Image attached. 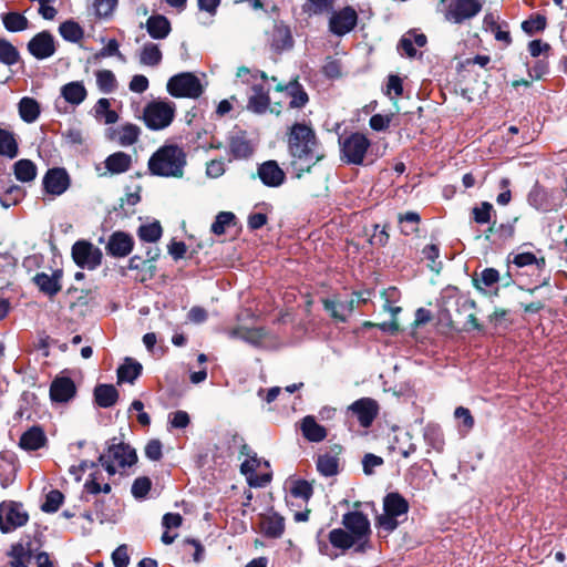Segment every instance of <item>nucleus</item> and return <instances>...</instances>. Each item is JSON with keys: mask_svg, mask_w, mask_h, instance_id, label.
Instances as JSON below:
<instances>
[{"mask_svg": "<svg viewBox=\"0 0 567 567\" xmlns=\"http://www.w3.org/2000/svg\"><path fill=\"white\" fill-rule=\"evenodd\" d=\"M288 148L291 167L298 178L309 173L324 157L315 131L303 123L291 126L288 134Z\"/></svg>", "mask_w": 567, "mask_h": 567, "instance_id": "f257e3e1", "label": "nucleus"}, {"mask_svg": "<svg viewBox=\"0 0 567 567\" xmlns=\"http://www.w3.org/2000/svg\"><path fill=\"white\" fill-rule=\"evenodd\" d=\"M147 166L154 176L182 178L186 166V154L177 145H163L150 157Z\"/></svg>", "mask_w": 567, "mask_h": 567, "instance_id": "f03ea898", "label": "nucleus"}, {"mask_svg": "<svg viewBox=\"0 0 567 567\" xmlns=\"http://www.w3.org/2000/svg\"><path fill=\"white\" fill-rule=\"evenodd\" d=\"M409 503L399 493H390L383 499V514L378 516L377 526L392 533L408 517Z\"/></svg>", "mask_w": 567, "mask_h": 567, "instance_id": "7ed1b4c3", "label": "nucleus"}, {"mask_svg": "<svg viewBox=\"0 0 567 567\" xmlns=\"http://www.w3.org/2000/svg\"><path fill=\"white\" fill-rule=\"evenodd\" d=\"M323 529H320L316 536L318 550L322 556L330 559H337L352 547H357V543L347 529L333 528L328 534V542L322 537Z\"/></svg>", "mask_w": 567, "mask_h": 567, "instance_id": "20e7f679", "label": "nucleus"}, {"mask_svg": "<svg viewBox=\"0 0 567 567\" xmlns=\"http://www.w3.org/2000/svg\"><path fill=\"white\" fill-rule=\"evenodd\" d=\"M137 461L134 449L124 443H112L107 450L99 456V463L107 472L109 476L115 475L120 470L130 467Z\"/></svg>", "mask_w": 567, "mask_h": 567, "instance_id": "39448f33", "label": "nucleus"}, {"mask_svg": "<svg viewBox=\"0 0 567 567\" xmlns=\"http://www.w3.org/2000/svg\"><path fill=\"white\" fill-rule=\"evenodd\" d=\"M176 113V105L167 100H154L146 104L143 112L145 125L153 131L168 127Z\"/></svg>", "mask_w": 567, "mask_h": 567, "instance_id": "423d86ee", "label": "nucleus"}, {"mask_svg": "<svg viewBox=\"0 0 567 567\" xmlns=\"http://www.w3.org/2000/svg\"><path fill=\"white\" fill-rule=\"evenodd\" d=\"M342 525L357 543L355 551L364 553L370 547L371 525L362 512H348L342 516Z\"/></svg>", "mask_w": 567, "mask_h": 567, "instance_id": "0eeeda50", "label": "nucleus"}, {"mask_svg": "<svg viewBox=\"0 0 567 567\" xmlns=\"http://www.w3.org/2000/svg\"><path fill=\"white\" fill-rule=\"evenodd\" d=\"M204 85L192 72H182L171 76L166 84L169 95L176 99H198L204 93Z\"/></svg>", "mask_w": 567, "mask_h": 567, "instance_id": "6e6552de", "label": "nucleus"}, {"mask_svg": "<svg viewBox=\"0 0 567 567\" xmlns=\"http://www.w3.org/2000/svg\"><path fill=\"white\" fill-rule=\"evenodd\" d=\"M341 159L347 164H363L365 154L371 145L370 140L362 133H352L339 138Z\"/></svg>", "mask_w": 567, "mask_h": 567, "instance_id": "1a4fd4ad", "label": "nucleus"}, {"mask_svg": "<svg viewBox=\"0 0 567 567\" xmlns=\"http://www.w3.org/2000/svg\"><path fill=\"white\" fill-rule=\"evenodd\" d=\"M72 258L76 266L93 270L101 265L102 251L86 240H78L72 246Z\"/></svg>", "mask_w": 567, "mask_h": 567, "instance_id": "9d476101", "label": "nucleus"}, {"mask_svg": "<svg viewBox=\"0 0 567 567\" xmlns=\"http://www.w3.org/2000/svg\"><path fill=\"white\" fill-rule=\"evenodd\" d=\"M28 514L22 505L14 502L0 504V529L9 533L28 522Z\"/></svg>", "mask_w": 567, "mask_h": 567, "instance_id": "9b49d317", "label": "nucleus"}, {"mask_svg": "<svg viewBox=\"0 0 567 567\" xmlns=\"http://www.w3.org/2000/svg\"><path fill=\"white\" fill-rule=\"evenodd\" d=\"M482 10V4L477 0H453L449 4L444 17L452 23H463L477 16Z\"/></svg>", "mask_w": 567, "mask_h": 567, "instance_id": "f8f14e48", "label": "nucleus"}, {"mask_svg": "<svg viewBox=\"0 0 567 567\" xmlns=\"http://www.w3.org/2000/svg\"><path fill=\"white\" fill-rule=\"evenodd\" d=\"M379 409V404L374 399L361 398L351 403L348 411L357 417L362 427L368 429L378 416Z\"/></svg>", "mask_w": 567, "mask_h": 567, "instance_id": "ddd939ff", "label": "nucleus"}, {"mask_svg": "<svg viewBox=\"0 0 567 567\" xmlns=\"http://www.w3.org/2000/svg\"><path fill=\"white\" fill-rule=\"evenodd\" d=\"M28 51L37 60L51 58L56 51L54 37L49 31L37 33L29 41Z\"/></svg>", "mask_w": 567, "mask_h": 567, "instance_id": "4468645a", "label": "nucleus"}, {"mask_svg": "<svg viewBox=\"0 0 567 567\" xmlns=\"http://www.w3.org/2000/svg\"><path fill=\"white\" fill-rule=\"evenodd\" d=\"M257 176L260 182L270 188H277L285 184L286 173L277 161L269 159L258 165Z\"/></svg>", "mask_w": 567, "mask_h": 567, "instance_id": "2eb2a0df", "label": "nucleus"}, {"mask_svg": "<svg viewBox=\"0 0 567 567\" xmlns=\"http://www.w3.org/2000/svg\"><path fill=\"white\" fill-rule=\"evenodd\" d=\"M358 14L351 7H346L340 11L333 12L329 20V29L333 34L344 35L357 24Z\"/></svg>", "mask_w": 567, "mask_h": 567, "instance_id": "dca6fc26", "label": "nucleus"}, {"mask_svg": "<svg viewBox=\"0 0 567 567\" xmlns=\"http://www.w3.org/2000/svg\"><path fill=\"white\" fill-rule=\"evenodd\" d=\"M42 184L48 194L60 196L69 188L70 177L64 168H51L45 173Z\"/></svg>", "mask_w": 567, "mask_h": 567, "instance_id": "f3484780", "label": "nucleus"}, {"mask_svg": "<svg viewBox=\"0 0 567 567\" xmlns=\"http://www.w3.org/2000/svg\"><path fill=\"white\" fill-rule=\"evenodd\" d=\"M75 384L69 377H56L50 386V398L53 402H68L75 395Z\"/></svg>", "mask_w": 567, "mask_h": 567, "instance_id": "a211bd4d", "label": "nucleus"}, {"mask_svg": "<svg viewBox=\"0 0 567 567\" xmlns=\"http://www.w3.org/2000/svg\"><path fill=\"white\" fill-rule=\"evenodd\" d=\"M133 246L132 236L124 231H115L107 241L106 251L113 257L122 258L132 251Z\"/></svg>", "mask_w": 567, "mask_h": 567, "instance_id": "6ab92c4d", "label": "nucleus"}, {"mask_svg": "<svg viewBox=\"0 0 567 567\" xmlns=\"http://www.w3.org/2000/svg\"><path fill=\"white\" fill-rule=\"evenodd\" d=\"M140 134V127L132 123H126L122 126L109 130V137L121 146H131L135 144Z\"/></svg>", "mask_w": 567, "mask_h": 567, "instance_id": "aec40b11", "label": "nucleus"}, {"mask_svg": "<svg viewBox=\"0 0 567 567\" xmlns=\"http://www.w3.org/2000/svg\"><path fill=\"white\" fill-rule=\"evenodd\" d=\"M145 29L152 39L164 40L169 35L172 25L165 16L153 14L146 20Z\"/></svg>", "mask_w": 567, "mask_h": 567, "instance_id": "412c9836", "label": "nucleus"}, {"mask_svg": "<svg viewBox=\"0 0 567 567\" xmlns=\"http://www.w3.org/2000/svg\"><path fill=\"white\" fill-rule=\"evenodd\" d=\"M60 94L65 102L79 106L87 96V90L82 81H72L61 86Z\"/></svg>", "mask_w": 567, "mask_h": 567, "instance_id": "4be33fe9", "label": "nucleus"}, {"mask_svg": "<svg viewBox=\"0 0 567 567\" xmlns=\"http://www.w3.org/2000/svg\"><path fill=\"white\" fill-rule=\"evenodd\" d=\"M276 90L278 92H286L291 97L289 102L290 107H302L309 101L307 92L297 80L290 81L288 84L278 83Z\"/></svg>", "mask_w": 567, "mask_h": 567, "instance_id": "5701e85b", "label": "nucleus"}, {"mask_svg": "<svg viewBox=\"0 0 567 567\" xmlns=\"http://www.w3.org/2000/svg\"><path fill=\"white\" fill-rule=\"evenodd\" d=\"M270 105L269 92L262 85L255 84L248 99L247 109L256 114L265 113Z\"/></svg>", "mask_w": 567, "mask_h": 567, "instance_id": "b1692460", "label": "nucleus"}, {"mask_svg": "<svg viewBox=\"0 0 567 567\" xmlns=\"http://www.w3.org/2000/svg\"><path fill=\"white\" fill-rule=\"evenodd\" d=\"M355 299L352 297L347 300H331L324 299L323 307L331 316L344 322L354 309Z\"/></svg>", "mask_w": 567, "mask_h": 567, "instance_id": "393cba45", "label": "nucleus"}, {"mask_svg": "<svg viewBox=\"0 0 567 567\" xmlns=\"http://www.w3.org/2000/svg\"><path fill=\"white\" fill-rule=\"evenodd\" d=\"M61 278L62 270H55L52 275L45 272L37 274L33 280L42 292L49 296H55L61 290Z\"/></svg>", "mask_w": 567, "mask_h": 567, "instance_id": "a878e982", "label": "nucleus"}, {"mask_svg": "<svg viewBox=\"0 0 567 567\" xmlns=\"http://www.w3.org/2000/svg\"><path fill=\"white\" fill-rule=\"evenodd\" d=\"M47 443V436L40 426H32L25 431L21 437L19 445L25 451H37Z\"/></svg>", "mask_w": 567, "mask_h": 567, "instance_id": "bb28decb", "label": "nucleus"}, {"mask_svg": "<svg viewBox=\"0 0 567 567\" xmlns=\"http://www.w3.org/2000/svg\"><path fill=\"white\" fill-rule=\"evenodd\" d=\"M104 165L111 175L123 174L131 168L132 157L124 152H115L105 158Z\"/></svg>", "mask_w": 567, "mask_h": 567, "instance_id": "cd10ccee", "label": "nucleus"}, {"mask_svg": "<svg viewBox=\"0 0 567 567\" xmlns=\"http://www.w3.org/2000/svg\"><path fill=\"white\" fill-rule=\"evenodd\" d=\"M300 429L309 442H321L327 437V430L318 424L312 415H307L301 420Z\"/></svg>", "mask_w": 567, "mask_h": 567, "instance_id": "c85d7f7f", "label": "nucleus"}, {"mask_svg": "<svg viewBox=\"0 0 567 567\" xmlns=\"http://www.w3.org/2000/svg\"><path fill=\"white\" fill-rule=\"evenodd\" d=\"M261 530L267 537H280L285 530L284 517L277 513L265 515L261 519Z\"/></svg>", "mask_w": 567, "mask_h": 567, "instance_id": "c756f323", "label": "nucleus"}, {"mask_svg": "<svg viewBox=\"0 0 567 567\" xmlns=\"http://www.w3.org/2000/svg\"><path fill=\"white\" fill-rule=\"evenodd\" d=\"M142 364L132 358H125L123 364L117 369L118 383L127 382L133 384L142 373Z\"/></svg>", "mask_w": 567, "mask_h": 567, "instance_id": "7c9ffc66", "label": "nucleus"}, {"mask_svg": "<svg viewBox=\"0 0 567 567\" xmlns=\"http://www.w3.org/2000/svg\"><path fill=\"white\" fill-rule=\"evenodd\" d=\"M163 59L159 45L153 42H146L138 54V60L142 65L145 66H157Z\"/></svg>", "mask_w": 567, "mask_h": 567, "instance_id": "2f4dec72", "label": "nucleus"}, {"mask_svg": "<svg viewBox=\"0 0 567 567\" xmlns=\"http://www.w3.org/2000/svg\"><path fill=\"white\" fill-rule=\"evenodd\" d=\"M21 120L25 123H33L40 116V105L33 97L24 96L18 104Z\"/></svg>", "mask_w": 567, "mask_h": 567, "instance_id": "473e14b6", "label": "nucleus"}, {"mask_svg": "<svg viewBox=\"0 0 567 567\" xmlns=\"http://www.w3.org/2000/svg\"><path fill=\"white\" fill-rule=\"evenodd\" d=\"M9 556L11 557V567H28V563L32 556L31 545L18 543L12 545Z\"/></svg>", "mask_w": 567, "mask_h": 567, "instance_id": "72a5a7b5", "label": "nucleus"}, {"mask_svg": "<svg viewBox=\"0 0 567 567\" xmlns=\"http://www.w3.org/2000/svg\"><path fill=\"white\" fill-rule=\"evenodd\" d=\"M95 402L101 408H111L115 404L118 392L114 385L100 384L94 390Z\"/></svg>", "mask_w": 567, "mask_h": 567, "instance_id": "f704fd0d", "label": "nucleus"}, {"mask_svg": "<svg viewBox=\"0 0 567 567\" xmlns=\"http://www.w3.org/2000/svg\"><path fill=\"white\" fill-rule=\"evenodd\" d=\"M509 262L517 268L535 265L538 270H543L546 266L545 258H537L533 252H512Z\"/></svg>", "mask_w": 567, "mask_h": 567, "instance_id": "c9c22d12", "label": "nucleus"}, {"mask_svg": "<svg viewBox=\"0 0 567 567\" xmlns=\"http://www.w3.org/2000/svg\"><path fill=\"white\" fill-rule=\"evenodd\" d=\"M266 332L262 328L252 329H233L229 332V337L234 339H240L254 346H259L265 338Z\"/></svg>", "mask_w": 567, "mask_h": 567, "instance_id": "e433bc0d", "label": "nucleus"}, {"mask_svg": "<svg viewBox=\"0 0 567 567\" xmlns=\"http://www.w3.org/2000/svg\"><path fill=\"white\" fill-rule=\"evenodd\" d=\"M457 311L467 312L465 328L481 330V324L473 312L475 309V301L470 298H458L456 301Z\"/></svg>", "mask_w": 567, "mask_h": 567, "instance_id": "4c0bfd02", "label": "nucleus"}, {"mask_svg": "<svg viewBox=\"0 0 567 567\" xmlns=\"http://www.w3.org/2000/svg\"><path fill=\"white\" fill-rule=\"evenodd\" d=\"M13 168L16 178L22 183L31 182L37 176V166L30 159L16 162Z\"/></svg>", "mask_w": 567, "mask_h": 567, "instance_id": "58836bf2", "label": "nucleus"}, {"mask_svg": "<svg viewBox=\"0 0 567 567\" xmlns=\"http://www.w3.org/2000/svg\"><path fill=\"white\" fill-rule=\"evenodd\" d=\"M96 86L103 94H110L117 87V81L111 70H99L95 72Z\"/></svg>", "mask_w": 567, "mask_h": 567, "instance_id": "ea45409f", "label": "nucleus"}, {"mask_svg": "<svg viewBox=\"0 0 567 567\" xmlns=\"http://www.w3.org/2000/svg\"><path fill=\"white\" fill-rule=\"evenodd\" d=\"M2 23L9 32H20L29 27L28 19L19 12H8L2 14Z\"/></svg>", "mask_w": 567, "mask_h": 567, "instance_id": "a19ab883", "label": "nucleus"}, {"mask_svg": "<svg viewBox=\"0 0 567 567\" xmlns=\"http://www.w3.org/2000/svg\"><path fill=\"white\" fill-rule=\"evenodd\" d=\"M84 491L93 495H96L99 493L107 494L111 492V485L107 482H104L101 472L95 471L90 475V478L85 482Z\"/></svg>", "mask_w": 567, "mask_h": 567, "instance_id": "79ce46f5", "label": "nucleus"}, {"mask_svg": "<svg viewBox=\"0 0 567 567\" xmlns=\"http://www.w3.org/2000/svg\"><path fill=\"white\" fill-rule=\"evenodd\" d=\"M0 155L13 158L18 155V143L13 134L0 128Z\"/></svg>", "mask_w": 567, "mask_h": 567, "instance_id": "37998d69", "label": "nucleus"}, {"mask_svg": "<svg viewBox=\"0 0 567 567\" xmlns=\"http://www.w3.org/2000/svg\"><path fill=\"white\" fill-rule=\"evenodd\" d=\"M111 103L107 99L102 97L97 100L94 105V115L96 118H103L105 124H113L117 122L118 114L110 109Z\"/></svg>", "mask_w": 567, "mask_h": 567, "instance_id": "c03bdc74", "label": "nucleus"}, {"mask_svg": "<svg viewBox=\"0 0 567 567\" xmlns=\"http://www.w3.org/2000/svg\"><path fill=\"white\" fill-rule=\"evenodd\" d=\"M59 32L61 37L69 42H79L83 38V29L79 23L69 20L60 24Z\"/></svg>", "mask_w": 567, "mask_h": 567, "instance_id": "a18cd8bd", "label": "nucleus"}, {"mask_svg": "<svg viewBox=\"0 0 567 567\" xmlns=\"http://www.w3.org/2000/svg\"><path fill=\"white\" fill-rule=\"evenodd\" d=\"M333 4L334 0H306L302 10L309 16H319L330 12Z\"/></svg>", "mask_w": 567, "mask_h": 567, "instance_id": "49530a36", "label": "nucleus"}, {"mask_svg": "<svg viewBox=\"0 0 567 567\" xmlns=\"http://www.w3.org/2000/svg\"><path fill=\"white\" fill-rule=\"evenodd\" d=\"M229 150L235 158H247L252 154V146L244 137H233L229 143Z\"/></svg>", "mask_w": 567, "mask_h": 567, "instance_id": "de8ad7c7", "label": "nucleus"}, {"mask_svg": "<svg viewBox=\"0 0 567 567\" xmlns=\"http://www.w3.org/2000/svg\"><path fill=\"white\" fill-rule=\"evenodd\" d=\"M339 460L330 454L318 457L317 468L323 476H333L338 473Z\"/></svg>", "mask_w": 567, "mask_h": 567, "instance_id": "09e8293b", "label": "nucleus"}, {"mask_svg": "<svg viewBox=\"0 0 567 567\" xmlns=\"http://www.w3.org/2000/svg\"><path fill=\"white\" fill-rule=\"evenodd\" d=\"M141 240L146 243H155L162 237V227L158 221L142 225L137 230Z\"/></svg>", "mask_w": 567, "mask_h": 567, "instance_id": "8fccbe9b", "label": "nucleus"}, {"mask_svg": "<svg viewBox=\"0 0 567 567\" xmlns=\"http://www.w3.org/2000/svg\"><path fill=\"white\" fill-rule=\"evenodd\" d=\"M421 217L415 212H408L399 216L401 230L404 235H412L417 231Z\"/></svg>", "mask_w": 567, "mask_h": 567, "instance_id": "3c124183", "label": "nucleus"}, {"mask_svg": "<svg viewBox=\"0 0 567 567\" xmlns=\"http://www.w3.org/2000/svg\"><path fill=\"white\" fill-rule=\"evenodd\" d=\"M18 60V50L9 41L0 39V61L7 65H13Z\"/></svg>", "mask_w": 567, "mask_h": 567, "instance_id": "603ef678", "label": "nucleus"}, {"mask_svg": "<svg viewBox=\"0 0 567 567\" xmlns=\"http://www.w3.org/2000/svg\"><path fill=\"white\" fill-rule=\"evenodd\" d=\"M109 56H116L121 61H125V56L121 53L118 42L115 39L109 40L106 45L93 55V60L100 61Z\"/></svg>", "mask_w": 567, "mask_h": 567, "instance_id": "864d4df0", "label": "nucleus"}, {"mask_svg": "<svg viewBox=\"0 0 567 567\" xmlns=\"http://www.w3.org/2000/svg\"><path fill=\"white\" fill-rule=\"evenodd\" d=\"M291 495L303 501H309L313 494L312 484L305 480H297L292 483Z\"/></svg>", "mask_w": 567, "mask_h": 567, "instance_id": "5fc2aeb1", "label": "nucleus"}, {"mask_svg": "<svg viewBox=\"0 0 567 567\" xmlns=\"http://www.w3.org/2000/svg\"><path fill=\"white\" fill-rule=\"evenodd\" d=\"M63 494L58 489H52L48 493L44 503L41 505V509L45 513H54L59 509L63 502Z\"/></svg>", "mask_w": 567, "mask_h": 567, "instance_id": "6e6d98bb", "label": "nucleus"}, {"mask_svg": "<svg viewBox=\"0 0 567 567\" xmlns=\"http://www.w3.org/2000/svg\"><path fill=\"white\" fill-rule=\"evenodd\" d=\"M235 219V215L230 212H220L215 221L212 224V233L215 235H223L226 230V227L230 225V223Z\"/></svg>", "mask_w": 567, "mask_h": 567, "instance_id": "4d7b16f0", "label": "nucleus"}, {"mask_svg": "<svg viewBox=\"0 0 567 567\" xmlns=\"http://www.w3.org/2000/svg\"><path fill=\"white\" fill-rule=\"evenodd\" d=\"M493 212V205L488 202L481 203L480 206H475L472 209L473 219L477 224H487L491 220V214Z\"/></svg>", "mask_w": 567, "mask_h": 567, "instance_id": "13d9d810", "label": "nucleus"}, {"mask_svg": "<svg viewBox=\"0 0 567 567\" xmlns=\"http://www.w3.org/2000/svg\"><path fill=\"white\" fill-rule=\"evenodd\" d=\"M545 28H546V18L540 14L532 17L522 23V29L528 34H533V33L543 31Z\"/></svg>", "mask_w": 567, "mask_h": 567, "instance_id": "bf43d9fd", "label": "nucleus"}, {"mask_svg": "<svg viewBox=\"0 0 567 567\" xmlns=\"http://www.w3.org/2000/svg\"><path fill=\"white\" fill-rule=\"evenodd\" d=\"M499 280V272L494 268H485L480 278L475 279V285L481 289V285L484 287H491Z\"/></svg>", "mask_w": 567, "mask_h": 567, "instance_id": "052dcab7", "label": "nucleus"}, {"mask_svg": "<svg viewBox=\"0 0 567 567\" xmlns=\"http://www.w3.org/2000/svg\"><path fill=\"white\" fill-rule=\"evenodd\" d=\"M151 486L152 482L148 477H137L132 484L131 492L135 498H143L150 492Z\"/></svg>", "mask_w": 567, "mask_h": 567, "instance_id": "680f3d73", "label": "nucleus"}, {"mask_svg": "<svg viewBox=\"0 0 567 567\" xmlns=\"http://www.w3.org/2000/svg\"><path fill=\"white\" fill-rule=\"evenodd\" d=\"M190 419L186 411H175L168 415V424L172 429H185L189 425Z\"/></svg>", "mask_w": 567, "mask_h": 567, "instance_id": "e2e57ef3", "label": "nucleus"}, {"mask_svg": "<svg viewBox=\"0 0 567 567\" xmlns=\"http://www.w3.org/2000/svg\"><path fill=\"white\" fill-rule=\"evenodd\" d=\"M118 0H94L95 12L99 17L106 18L110 17Z\"/></svg>", "mask_w": 567, "mask_h": 567, "instance_id": "0e129e2a", "label": "nucleus"}, {"mask_svg": "<svg viewBox=\"0 0 567 567\" xmlns=\"http://www.w3.org/2000/svg\"><path fill=\"white\" fill-rule=\"evenodd\" d=\"M402 93V80L398 75H389L385 94L391 99H394L400 96Z\"/></svg>", "mask_w": 567, "mask_h": 567, "instance_id": "69168bd1", "label": "nucleus"}, {"mask_svg": "<svg viewBox=\"0 0 567 567\" xmlns=\"http://www.w3.org/2000/svg\"><path fill=\"white\" fill-rule=\"evenodd\" d=\"M455 419L462 421L463 426L466 432L473 429L474 426V417L472 416L470 410L464 406H458L454 411Z\"/></svg>", "mask_w": 567, "mask_h": 567, "instance_id": "338daca9", "label": "nucleus"}, {"mask_svg": "<svg viewBox=\"0 0 567 567\" xmlns=\"http://www.w3.org/2000/svg\"><path fill=\"white\" fill-rule=\"evenodd\" d=\"M112 560L115 567H127L130 557L125 545L118 546L112 554Z\"/></svg>", "mask_w": 567, "mask_h": 567, "instance_id": "774afa93", "label": "nucleus"}]
</instances>
